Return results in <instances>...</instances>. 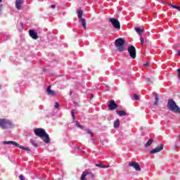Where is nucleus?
I'll return each mask as SVG.
<instances>
[{"instance_id": "nucleus-1", "label": "nucleus", "mask_w": 180, "mask_h": 180, "mask_svg": "<svg viewBox=\"0 0 180 180\" xmlns=\"http://www.w3.org/2000/svg\"><path fill=\"white\" fill-rule=\"evenodd\" d=\"M34 131L36 136L42 139L44 143H46V144H49V143H50V137L49 136L47 133H46V130H44V129L37 128L34 129Z\"/></svg>"}, {"instance_id": "nucleus-2", "label": "nucleus", "mask_w": 180, "mask_h": 180, "mask_svg": "<svg viewBox=\"0 0 180 180\" xmlns=\"http://www.w3.org/2000/svg\"><path fill=\"white\" fill-rule=\"evenodd\" d=\"M167 108L169 110H171V112H174V113L180 114L179 106H178L176 105V103H175V101L171 98L168 100Z\"/></svg>"}, {"instance_id": "nucleus-3", "label": "nucleus", "mask_w": 180, "mask_h": 180, "mask_svg": "<svg viewBox=\"0 0 180 180\" xmlns=\"http://www.w3.org/2000/svg\"><path fill=\"white\" fill-rule=\"evenodd\" d=\"M0 127L3 130H6V129H11L13 127V124H12V121L8 119L0 118Z\"/></svg>"}, {"instance_id": "nucleus-4", "label": "nucleus", "mask_w": 180, "mask_h": 180, "mask_svg": "<svg viewBox=\"0 0 180 180\" xmlns=\"http://www.w3.org/2000/svg\"><path fill=\"white\" fill-rule=\"evenodd\" d=\"M124 43H126V41L124 39H123V38H118L115 40V47H117V51H120V53L124 51Z\"/></svg>"}, {"instance_id": "nucleus-5", "label": "nucleus", "mask_w": 180, "mask_h": 180, "mask_svg": "<svg viewBox=\"0 0 180 180\" xmlns=\"http://www.w3.org/2000/svg\"><path fill=\"white\" fill-rule=\"evenodd\" d=\"M78 13V18L79 22H82V26L84 27V29H86V20L85 18H82V15L84 14L82 9L79 8L77 11Z\"/></svg>"}, {"instance_id": "nucleus-6", "label": "nucleus", "mask_w": 180, "mask_h": 180, "mask_svg": "<svg viewBox=\"0 0 180 180\" xmlns=\"http://www.w3.org/2000/svg\"><path fill=\"white\" fill-rule=\"evenodd\" d=\"M89 175V178L91 179H95V174L92 173V172L89 171V170H85L83 172L82 176L80 178V180H87L86 179V176Z\"/></svg>"}, {"instance_id": "nucleus-7", "label": "nucleus", "mask_w": 180, "mask_h": 180, "mask_svg": "<svg viewBox=\"0 0 180 180\" xmlns=\"http://www.w3.org/2000/svg\"><path fill=\"white\" fill-rule=\"evenodd\" d=\"M109 22L111 23L115 29H117V30H120V22L119 21V20L111 18L109 19Z\"/></svg>"}, {"instance_id": "nucleus-8", "label": "nucleus", "mask_w": 180, "mask_h": 180, "mask_svg": "<svg viewBox=\"0 0 180 180\" xmlns=\"http://www.w3.org/2000/svg\"><path fill=\"white\" fill-rule=\"evenodd\" d=\"M128 53H129V56L131 58H136V47L131 45L128 47Z\"/></svg>"}, {"instance_id": "nucleus-9", "label": "nucleus", "mask_w": 180, "mask_h": 180, "mask_svg": "<svg viewBox=\"0 0 180 180\" xmlns=\"http://www.w3.org/2000/svg\"><path fill=\"white\" fill-rule=\"evenodd\" d=\"M129 167H131L134 169L140 172L141 171V167H140V164L137 162H131L129 163Z\"/></svg>"}, {"instance_id": "nucleus-10", "label": "nucleus", "mask_w": 180, "mask_h": 180, "mask_svg": "<svg viewBox=\"0 0 180 180\" xmlns=\"http://www.w3.org/2000/svg\"><path fill=\"white\" fill-rule=\"evenodd\" d=\"M108 106L110 110H115V109L117 108V104L116 103L115 100H111L110 101H109V104Z\"/></svg>"}, {"instance_id": "nucleus-11", "label": "nucleus", "mask_w": 180, "mask_h": 180, "mask_svg": "<svg viewBox=\"0 0 180 180\" xmlns=\"http://www.w3.org/2000/svg\"><path fill=\"white\" fill-rule=\"evenodd\" d=\"M164 150V145L160 144V146H156L153 150H150V154H155L156 153H160Z\"/></svg>"}, {"instance_id": "nucleus-12", "label": "nucleus", "mask_w": 180, "mask_h": 180, "mask_svg": "<svg viewBox=\"0 0 180 180\" xmlns=\"http://www.w3.org/2000/svg\"><path fill=\"white\" fill-rule=\"evenodd\" d=\"M11 145L14 146L15 147H18V148H20L21 150H25V151H30V149L28 148L23 147L20 146L18 142L12 141Z\"/></svg>"}, {"instance_id": "nucleus-13", "label": "nucleus", "mask_w": 180, "mask_h": 180, "mask_svg": "<svg viewBox=\"0 0 180 180\" xmlns=\"http://www.w3.org/2000/svg\"><path fill=\"white\" fill-rule=\"evenodd\" d=\"M29 33L30 37H32V39H34V40H37L39 39V35L37 34V32H34V30H30Z\"/></svg>"}, {"instance_id": "nucleus-14", "label": "nucleus", "mask_w": 180, "mask_h": 180, "mask_svg": "<svg viewBox=\"0 0 180 180\" xmlns=\"http://www.w3.org/2000/svg\"><path fill=\"white\" fill-rule=\"evenodd\" d=\"M22 5H23V0H16L15 8L18 11H20V9H22Z\"/></svg>"}, {"instance_id": "nucleus-15", "label": "nucleus", "mask_w": 180, "mask_h": 180, "mask_svg": "<svg viewBox=\"0 0 180 180\" xmlns=\"http://www.w3.org/2000/svg\"><path fill=\"white\" fill-rule=\"evenodd\" d=\"M46 92L48 95H52L53 96H56V91L51 90V86H49Z\"/></svg>"}, {"instance_id": "nucleus-16", "label": "nucleus", "mask_w": 180, "mask_h": 180, "mask_svg": "<svg viewBox=\"0 0 180 180\" xmlns=\"http://www.w3.org/2000/svg\"><path fill=\"white\" fill-rule=\"evenodd\" d=\"M134 30L138 34H141V33L144 32V30L140 28L139 27H135Z\"/></svg>"}, {"instance_id": "nucleus-17", "label": "nucleus", "mask_w": 180, "mask_h": 180, "mask_svg": "<svg viewBox=\"0 0 180 180\" xmlns=\"http://www.w3.org/2000/svg\"><path fill=\"white\" fill-rule=\"evenodd\" d=\"M117 114L119 115V116H126L127 113L124 110H117Z\"/></svg>"}, {"instance_id": "nucleus-18", "label": "nucleus", "mask_w": 180, "mask_h": 180, "mask_svg": "<svg viewBox=\"0 0 180 180\" xmlns=\"http://www.w3.org/2000/svg\"><path fill=\"white\" fill-rule=\"evenodd\" d=\"M153 141H154V139H150L148 141V142L145 144V147H150L153 144Z\"/></svg>"}, {"instance_id": "nucleus-19", "label": "nucleus", "mask_w": 180, "mask_h": 180, "mask_svg": "<svg viewBox=\"0 0 180 180\" xmlns=\"http://www.w3.org/2000/svg\"><path fill=\"white\" fill-rule=\"evenodd\" d=\"M120 126V121L119 120H116L115 123H114V128L117 129Z\"/></svg>"}, {"instance_id": "nucleus-20", "label": "nucleus", "mask_w": 180, "mask_h": 180, "mask_svg": "<svg viewBox=\"0 0 180 180\" xmlns=\"http://www.w3.org/2000/svg\"><path fill=\"white\" fill-rule=\"evenodd\" d=\"M155 102L153 103L154 106H157L158 105V101H160V98L158 97V95L155 96Z\"/></svg>"}, {"instance_id": "nucleus-21", "label": "nucleus", "mask_w": 180, "mask_h": 180, "mask_svg": "<svg viewBox=\"0 0 180 180\" xmlns=\"http://www.w3.org/2000/svg\"><path fill=\"white\" fill-rule=\"evenodd\" d=\"M169 6H172L174 9H178V11H180V7L176 5H173L172 4H167Z\"/></svg>"}, {"instance_id": "nucleus-22", "label": "nucleus", "mask_w": 180, "mask_h": 180, "mask_svg": "<svg viewBox=\"0 0 180 180\" xmlns=\"http://www.w3.org/2000/svg\"><path fill=\"white\" fill-rule=\"evenodd\" d=\"M71 115L73 119V122H75V110L73 109L71 110Z\"/></svg>"}, {"instance_id": "nucleus-23", "label": "nucleus", "mask_w": 180, "mask_h": 180, "mask_svg": "<svg viewBox=\"0 0 180 180\" xmlns=\"http://www.w3.org/2000/svg\"><path fill=\"white\" fill-rule=\"evenodd\" d=\"M146 84H148V85H151V84H153V80L148 77L146 78Z\"/></svg>"}, {"instance_id": "nucleus-24", "label": "nucleus", "mask_w": 180, "mask_h": 180, "mask_svg": "<svg viewBox=\"0 0 180 180\" xmlns=\"http://www.w3.org/2000/svg\"><path fill=\"white\" fill-rule=\"evenodd\" d=\"M76 126L77 127H79V129H84V127L81 125V124L78 121L76 122Z\"/></svg>"}, {"instance_id": "nucleus-25", "label": "nucleus", "mask_w": 180, "mask_h": 180, "mask_svg": "<svg viewBox=\"0 0 180 180\" xmlns=\"http://www.w3.org/2000/svg\"><path fill=\"white\" fill-rule=\"evenodd\" d=\"M30 143H31V144H32V146H34V147H37V143H36V141H34V140L30 139Z\"/></svg>"}, {"instance_id": "nucleus-26", "label": "nucleus", "mask_w": 180, "mask_h": 180, "mask_svg": "<svg viewBox=\"0 0 180 180\" xmlns=\"http://www.w3.org/2000/svg\"><path fill=\"white\" fill-rule=\"evenodd\" d=\"M140 40L141 46H144V38L143 37V35H141Z\"/></svg>"}, {"instance_id": "nucleus-27", "label": "nucleus", "mask_w": 180, "mask_h": 180, "mask_svg": "<svg viewBox=\"0 0 180 180\" xmlns=\"http://www.w3.org/2000/svg\"><path fill=\"white\" fill-rule=\"evenodd\" d=\"M139 99H140V97L139 96V95L134 94V101H139Z\"/></svg>"}, {"instance_id": "nucleus-28", "label": "nucleus", "mask_w": 180, "mask_h": 180, "mask_svg": "<svg viewBox=\"0 0 180 180\" xmlns=\"http://www.w3.org/2000/svg\"><path fill=\"white\" fill-rule=\"evenodd\" d=\"M87 134H90L91 137H94V134H92V131L89 129H86Z\"/></svg>"}, {"instance_id": "nucleus-29", "label": "nucleus", "mask_w": 180, "mask_h": 180, "mask_svg": "<svg viewBox=\"0 0 180 180\" xmlns=\"http://www.w3.org/2000/svg\"><path fill=\"white\" fill-rule=\"evenodd\" d=\"M3 144H12V141H6L3 142Z\"/></svg>"}, {"instance_id": "nucleus-30", "label": "nucleus", "mask_w": 180, "mask_h": 180, "mask_svg": "<svg viewBox=\"0 0 180 180\" xmlns=\"http://www.w3.org/2000/svg\"><path fill=\"white\" fill-rule=\"evenodd\" d=\"M55 108L56 109H58L60 108V104L58 103V102L55 103Z\"/></svg>"}, {"instance_id": "nucleus-31", "label": "nucleus", "mask_w": 180, "mask_h": 180, "mask_svg": "<svg viewBox=\"0 0 180 180\" xmlns=\"http://www.w3.org/2000/svg\"><path fill=\"white\" fill-rule=\"evenodd\" d=\"M96 167H98V168H103V165L102 164H96Z\"/></svg>"}, {"instance_id": "nucleus-32", "label": "nucleus", "mask_w": 180, "mask_h": 180, "mask_svg": "<svg viewBox=\"0 0 180 180\" xmlns=\"http://www.w3.org/2000/svg\"><path fill=\"white\" fill-rule=\"evenodd\" d=\"M19 178L20 180H25V176H23L22 174L20 175Z\"/></svg>"}, {"instance_id": "nucleus-33", "label": "nucleus", "mask_w": 180, "mask_h": 180, "mask_svg": "<svg viewBox=\"0 0 180 180\" xmlns=\"http://www.w3.org/2000/svg\"><path fill=\"white\" fill-rule=\"evenodd\" d=\"M2 9H4V6L1 4L0 5V15H1V12H2Z\"/></svg>"}, {"instance_id": "nucleus-34", "label": "nucleus", "mask_w": 180, "mask_h": 180, "mask_svg": "<svg viewBox=\"0 0 180 180\" xmlns=\"http://www.w3.org/2000/svg\"><path fill=\"white\" fill-rule=\"evenodd\" d=\"M143 65L144 67H148V65H150V63L146 62Z\"/></svg>"}, {"instance_id": "nucleus-35", "label": "nucleus", "mask_w": 180, "mask_h": 180, "mask_svg": "<svg viewBox=\"0 0 180 180\" xmlns=\"http://www.w3.org/2000/svg\"><path fill=\"white\" fill-rule=\"evenodd\" d=\"M110 165H103V168H109Z\"/></svg>"}, {"instance_id": "nucleus-36", "label": "nucleus", "mask_w": 180, "mask_h": 180, "mask_svg": "<svg viewBox=\"0 0 180 180\" xmlns=\"http://www.w3.org/2000/svg\"><path fill=\"white\" fill-rule=\"evenodd\" d=\"M74 105H75V106H79V105L77 103H76L75 101L74 102Z\"/></svg>"}, {"instance_id": "nucleus-37", "label": "nucleus", "mask_w": 180, "mask_h": 180, "mask_svg": "<svg viewBox=\"0 0 180 180\" xmlns=\"http://www.w3.org/2000/svg\"><path fill=\"white\" fill-rule=\"evenodd\" d=\"M177 54H178V56H179V57H180V51H179L177 52Z\"/></svg>"}, {"instance_id": "nucleus-38", "label": "nucleus", "mask_w": 180, "mask_h": 180, "mask_svg": "<svg viewBox=\"0 0 180 180\" xmlns=\"http://www.w3.org/2000/svg\"><path fill=\"white\" fill-rule=\"evenodd\" d=\"M51 8H56V5H52V6H51Z\"/></svg>"}, {"instance_id": "nucleus-39", "label": "nucleus", "mask_w": 180, "mask_h": 180, "mask_svg": "<svg viewBox=\"0 0 180 180\" xmlns=\"http://www.w3.org/2000/svg\"><path fill=\"white\" fill-rule=\"evenodd\" d=\"M165 5H168V4H167L166 2H164Z\"/></svg>"}, {"instance_id": "nucleus-40", "label": "nucleus", "mask_w": 180, "mask_h": 180, "mask_svg": "<svg viewBox=\"0 0 180 180\" xmlns=\"http://www.w3.org/2000/svg\"><path fill=\"white\" fill-rule=\"evenodd\" d=\"M2 89V86L0 85V89Z\"/></svg>"}, {"instance_id": "nucleus-41", "label": "nucleus", "mask_w": 180, "mask_h": 180, "mask_svg": "<svg viewBox=\"0 0 180 180\" xmlns=\"http://www.w3.org/2000/svg\"><path fill=\"white\" fill-rule=\"evenodd\" d=\"M91 98H94V95H91Z\"/></svg>"}, {"instance_id": "nucleus-42", "label": "nucleus", "mask_w": 180, "mask_h": 180, "mask_svg": "<svg viewBox=\"0 0 180 180\" xmlns=\"http://www.w3.org/2000/svg\"><path fill=\"white\" fill-rule=\"evenodd\" d=\"M1 2H2V0H0V4H1Z\"/></svg>"}, {"instance_id": "nucleus-43", "label": "nucleus", "mask_w": 180, "mask_h": 180, "mask_svg": "<svg viewBox=\"0 0 180 180\" xmlns=\"http://www.w3.org/2000/svg\"><path fill=\"white\" fill-rule=\"evenodd\" d=\"M179 137H180V134H179Z\"/></svg>"}]
</instances>
